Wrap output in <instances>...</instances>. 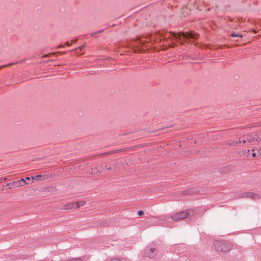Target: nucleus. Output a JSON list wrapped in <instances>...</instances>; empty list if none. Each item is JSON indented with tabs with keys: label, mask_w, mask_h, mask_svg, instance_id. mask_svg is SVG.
Wrapping results in <instances>:
<instances>
[{
	"label": "nucleus",
	"mask_w": 261,
	"mask_h": 261,
	"mask_svg": "<svg viewBox=\"0 0 261 261\" xmlns=\"http://www.w3.org/2000/svg\"><path fill=\"white\" fill-rule=\"evenodd\" d=\"M214 246L218 252H223L229 251L232 247V245L228 241L218 240L214 242Z\"/></svg>",
	"instance_id": "obj_1"
},
{
	"label": "nucleus",
	"mask_w": 261,
	"mask_h": 261,
	"mask_svg": "<svg viewBox=\"0 0 261 261\" xmlns=\"http://www.w3.org/2000/svg\"><path fill=\"white\" fill-rule=\"evenodd\" d=\"M193 215V212L191 210L181 211L174 215L171 216V219L174 221H181Z\"/></svg>",
	"instance_id": "obj_2"
},
{
	"label": "nucleus",
	"mask_w": 261,
	"mask_h": 261,
	"mask_svg": "<svg viewBox=\"0 0 261 261\" xmlns=\"http://www.w3.org/2000/svg\"><path fill=\"white\" fill-rule=\"evenodd\" d=\"M259 142L261 141V135L256 134H251L250 135H247L246 136V139L244 140H242L240 139L239 140V143L242 142L243 143H245L246 142L252 143L253 142Z\"/></svg>",
	"instance_id": "obj_3"
},
{
	"label": "nucleus",
	"mask_w": 261,
	"mask_h": 261,
	"mask_svg": "<svg viewBox=\"0 0 261 261\" xmlns=\"http://www.w3.org/2000/svg\"><path fill=\"white\" fill-rule=\"evenodd\" d=\"M80 206V203L79 202H72L70 203L67 204L62 206V209L63 210H68L71 208H76Z\"/></svg>",
	"instance_id": "obj_4"
},
{
	"label": "nucleus",
	"mask_w": 261,
	"mask_h": 261,
	"mask_svg": "<svg viewBox=\"0 0 261 261\" xmlns=\"http://www.w3.org/2000/svg\"><path fill=\"white\" fill-rule=\"evenodd\" d=\"M242 197H248L249 198H252V199H257L259 198V196L253 192H245L242 194Z\"/></svg>",
	"instance_id": "obj_5"
},
{
	"label": "nucleus",
	"mask_w": 261,
	"mask_h": 261,
	"mask_svg": "<svg viewBox=\"0 0 261 261\" xmlns=\"http://www.w3.org/2000/svg\"><path fill=\"white\" fill-rule=\"evenodd\" d=\"M180 36H182L185 38H195L196 34L194 33H181Z\"/></svg>",
	"instance_id": "obj_6"
},
{
	"label": "nucleus",
	"mask_w": 261,
	"mask_h": 261,
	"mask_svg": "<svg viewBox=\"0 0 261 261\" xmlns=\"http://www.w3.org/2000/svg\"><path fill=\"white\" fill-rule=\"evenodd\" d=\"M157 253V250L154 247L149 248V252L148 253V256L150 258H152L155 256Z\"/></svg>",
	"instance_id": "obj_7"
},
{
	"label": "nucleus",
	"mask_w": 261,
	"mask_h": 261,
	"mask_svg": "<svg viewBox=\"0 0 261 261\" xmlns=\"http://www.w3.org/2000/svg\"><path fill=\"white\" fill-rule=\"evenodd\" d=\"M25 181L26 179L21 178L20 180L17 181L16 182V184L18 186H23L24 185L27 184Z\"/></svg>",
	"instance_id": "obj_8"
},
{
	"label": "nucleus",
	"mask_w": 261,
	"mask_h": 261,
	"mask_svg": "<svg viewBox=\"0 0 261 261\" xmlns=\"http://www.w3.org/2000/svg\"><path fill=\"white\" fill-rule=\"evenodd\" d=\"M231 36L242 37V36L241 35H240V34H237V33L231 34Z\"/></svg>",
	"instance_id": "obj_9"
},
{
	"label": "nucleus",
	"mask_w": 261,
	"mask_h": 261,
	"mask_svg": "<svg viewBox=\"0 0 261 261\" xmlns=\"http://www.w3.org/2000/svg\"><path fill=\"white\" fill-rule=\"evenodd\" d=\"M41 177H42L41 175H36L35 176H32V178L33 179H37L40 178Z\"/></svg>",
	"instance_id": "obj_10"
},
{
	"label": "nucleus",
	"mask_w": 261,
	"mask_h": 261,
	"mask_svg": "<svg viewBox=\"0 0 261 261\" xmlns=\"http://www.w3.org/2000/svg\"><path fill=\"white\" fill-rule=\"evenodd\" d=\"M238 142H237V141H232L230 142H228V144L229 145H236Z\"/></svg>",
	"instance_id": "obj_11"
},
{
	"label": "nucleus",
	"mask_w": 261,
	"mask_h": 261,
	"mask_svg": "<svg viewBox=\"0 0 261 261\" xmlns=\"http://www.w3.org/2000/svg\"><path fill=\"white\" fill-rule=\"evenodd\" d=\"M110 261H121L119 258H115L111 259Z\"/></svg>",
	"instance_id": "obj_12"
},
{
	"label": "nucleus",
	"mask_w": 261,
	"mask_h": 261,
	"mask_svg": "<svg viewBox=\"0 0 261 261\" xmlns=\"http://www.w3.org/2000/svg\"><path fill=\"white\" fill-rule=\"evenodd\" d=\"M143 214V212L142 211H139L138 212V215H141Z\"/></svg>",
	"instance_id": "obj_13"
},
{
	"label": "nucleus",
	"mask_w": 261,
	"mask_h": 261,
	"mask_svg": "<svg viewBox=\"0 0 261 261\" xmlns=\"http://www.w3.org/2000/svg\"><path fill=\"white\" fill-rule=\"evenodd\" d=\"M11 65H12V64H8V65H4V66H0V69H2V68H3L4 67H7V66H10Z\"/></svg>",
	"instance_id": "obj_14"
},
{
	"label": "nucleus",
	"mask_w": 261,
	"mask_h": 261,
	"mask_svg": "<svg viewBox=\"0 0 261 261\" xmlns=\"http://www.w3.org/2000/svg\"><path fill=\"white\" fill-rule=\"evenodd\" d=\"M49 55H44L42 56V58H46L47 57H48Z\"/></svg>",
	"instance_id": "obj_15"
},
{
	"label": "nucleus",
	"mask_w": 261,
	"mask_h": 261,
	"mask_svg": "<svg viewBox=\"0 0 261 261\" xmlns=\"http://www.w3.org/2000/svg\"><path fill=\"white\" fill-rule=\"evenodd\" d=\"M258 151L259 154L261 155V147L258 149Z\"/></svg>",
	"instance_id": "obj_16"
},
{
	"label": "nucleus",
	"mask_w": 261,
	"mask_h": 261,
	"mask_svg": "<svg viewBox=\"0 0 261 261\" xmlns=\"http://www.w3.org/2000/svg\"><path fill=\"white\" fill-rule=\"evenodd\" d=\"M252 156H253V157H255V156H256V153H254V152H253V153L252 154Z\"/></svg>",
	"instance_id": "obj_17"
},
{
	"label": "nucleus",
	"mask_w": 261,
	"mask_h": 261,
	"mask_svg": "<svg viewBox=\"0 0 261 261\" xmlns=\"http://www.w3.org/2000/svg\"><path fill=\"white\" fill-rule=\"evenodd\" d=\"M30 179V177H27L25 178V179H26V180H29Z\"/></svg>",
	"instance_id": "obj_18"
},
{
	"label": "nucleus",
	"mask_w": 261,
	"mask_h": 261,
	"mask_svg": "<svg viewBox=\"0 0 261 261\" xmlns=\"http://www.w3.org/2000/svg\"><path fill=\"white\" fill-rule=\"evenodd\" d=\"M77 49H79L81 50L82 49V47L80 46Z\"/></svg>",
	"instance_id": "obj_19"
},
{
	"label": "nucleus",
	"mask_w": 261,
	"mask_h": 261,
	"mask_svg": "<svg viewBox=\"0 0 261 261\" xmlns=\"http://www.w3.org/2000/svg\"><path fill=\"white\" fill-rule=\"evenodd\" d=\"M66 45H69V43H68V42H67V43H66Z\"/></svg>",
	"instance_id": "obj_20"
},
{
	"label": "nucleus",
	"mask_w": 261,
	"mask_h": 261,
	"mask_svg": "<svg viewBox=\"0 0 261 261\" xmlns=\"http://www.w3.org/2000/svg\"><path fill=\"white\" fill-rule=\"evenodd\" d=\"M250 152V150H248V153H249Z\"/></svg>",
	"instance_id": "obj_21"
}]
</instances>
